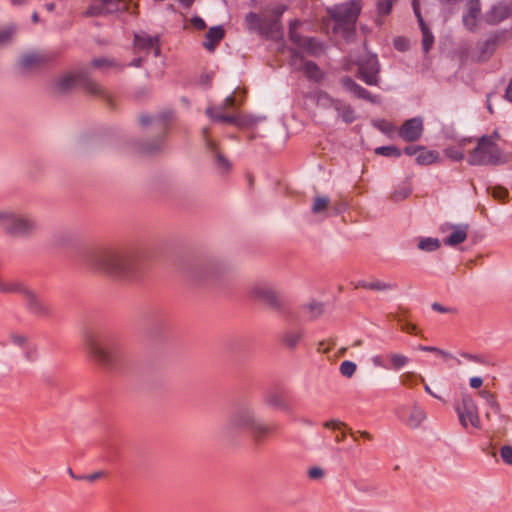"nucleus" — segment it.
Returning a JSON list of instances; mask_svg holds the SVG:
<instances>
[{
  "mask_svg": "<svg viewBox=\"0 0 512 512\" xmlns=\"http://www.w3.org/2000/svg\"><path fill=\"white\" fill-rule=\"evenodd\" d=\"M79 261L86 268L118 280H138L147 264L141 252L117 253L108 249L85 247L79 252Z\"/></svg>",
  "mask_w": 512,
  "mask_h": 512,
  "instance_id": "f257e3e1",
  "label": "nucleus"
},
{
  "mask_svg": "<svg viewBox=\"0 0 512 512\" xmlns=\"http://www.w3.org/2000/svg\"><path fill=\"white\" fill-rule=\"evenodd\" d=\"M83 340L89 356L106 371L126 375L131 370L132 361L116 334L85 327Z\"/></svg>",
  "mask_w": 512,
  "mask_h": 512,
  "instance_id": "f03ea898",
  "label": "nucleus"
},
{
  "mask_svg": "<svg viewBox=\"0 0 512 512\" xmlns=\"http://www.w3.org/2000/svg\"><path fill=\"white\" fill-rule=\"evenodd\" d=\"M177 269L185 281L196 286H220L231 273L224 261L191 254L179 258Z\"/></svg>",
  "mask_w": 512,
  "mask_h": 512,
  "instance_id": "7ed1b4c3",
  "label": "nucleus"
},
{
  "mask_svg": "<svg viewBox=\"0 0 512 512\" xmlns=\"http://www.w3.org/2000/svg\"><path fill=\"white\" fill-rule=\"evenodd\" d=\"M278 428L276 423L266 424L256 415L248 403L238 405L223 427V434L229 439L236 432L246 433L255 447H260Z\"/></svg>",
  "mask_w": 512,
  "mask_h": 512,
  "instance_id": "20e7f679",
  "label": "nucleus"
},
{
  "mask_svg": "<svg viewBox=\"0 0 512 512\" xmlns=\"http://www.w3.org/2000/svg\"><path fill=\"white\" fill-rule=\"evenodd\" d=\"M362 10L361 0H349L326 8L329 17L334 21L333 33L342 32L345 39L355 34V24Z\"/></svg>",
  "mask_w": 512,
  "mask_h": 512,
  "instance_id": "39448f33",
  "label": "nucleus"
},
{
  "mask_svg": "<svg viewBox=\"0 0 512 512\" xmlns=\"http://www.w3.org/2000/svg\"><path fill=\"white\" fill-rule=\"evenodd\" d=\"M506 162L502 149L487 134L477 138L476 146L467 157L470 166H500Z\"/></svg>",
  "mask_w": 512,
  "mask_h": 512,
  "instance_id": "423d86ee",
  "label": "nucleus"
},
{
  "mask_svg": "<svg viewBox=\"0 0 512 512\" xmlns=\"http://www.w3.org/2000/svg\"><path fill=\"white\" fill-rule=\"evenodd\" d=\"M141 321L150 338L161 339L170 327V313L162 305H152L143 312Z\"/></svg>",
  "mask_w": 512,
  "mask_h": 512,
  "instance_id": "0eeeda50",
  "label": "nucleus"
},
{
  "mask_svg": "<svg viewBox=\"0 0 512 512\" xmlns=\"http://www.w3.org/2000/svg\"><path fill=\"white\" fill-rule=\"evenodd\" d=\"M77 85L83 87L88 93L92 95H100L101 88L91 78L90 73L86 69L79 70L77 73H67L54 81L53 89L59 94H67L72 91Z\"/></svg>",
  "mask_w": 512,
  "mask_h": 512,
  "instance_id": "6e6552de",
  "label": "nucleus"
},
{
  "mask_svg": "<svg viewBox=\"0 0 512 512\" xmlns=\"http://www.w3.org/2000/svg\"><path fill=\"white\" fill-rule=\"evenodd\" d=\"M39 228L35 218L17 213L6 212L3 230L12 237L26 238L32 236Z\"/></svg>",
  "mask_w": 512,
  "mask_h": 512,
  "instance_id": "1a4fd4ad",
  "label": "nucleus"
},
{
  "mask_svg": "<svg viewBox=\"0 0 512 512\" xmlns=\"http://www.w3.org/2000/svg\"><path fill=\"white\" fill-rule=\"evenodd\" d=\"M253 298L266 305L271 310L290 317L285 298L280 295L270 284L258 283L252 288Z\"/></svg>",
  "mask_w": 512,
  "mask_h": 512,
  "instance_id": "9d476101",
  "label": "nucleus"
},
{
  "mask_svg": "<svg viewBox=\"0 0 512 512\" xmlns=\"http://www.w3.org/2000/svg\"><path fill=\"white\" fill-rule=\"evenodd\" d=\"M356 77L369 86H378L380 83L381 65L376 54H367L356 62Z\"/></svg>",
  "mask_w": 512,
  "mask_h": 512,
  "instance_id": "9b49d317",
  "label": "nucleus"
},
{
  "mask_svg": "<svg viewBox=\"0 0 512 512\" xmlns=\"http://www.w3.org/2000/svg\"><path fill=\"white\" fill-rule=\"evenodd\" d=\"M512 37V29H497L490 33L488 38L479 44L481 56L491 57L496 49L506 43Z\"/></svg>",
  "mask_w": 512,
  "mask_h": 512,
  "instance_id": "f8f14e48",
  "label": "nucleus"
},
{
  "mask_svg": "<svg viewBox=\"0 0 512 512\" xmlns=\"http://www.w3.org/2000/svg\"><path fill=\"white\" fill-rule=\"evenodd\" d=\"M167 128L164 127L163 131L151 139L134 141L133 146L135 151L143 156H154L165 149V137Z\"/></svg>",
  "mask_w": 512,
  "mask_h": 512,
  "instance_id": "ddd939ff",
  "label": "nucleus"
},
{
  "mask_svg": "<svg viewBox=\"0 0 512 512\" xmlns=\"http://www.w3.org/2000/svg\"><path fill=\"white\" fill-rule=\"evenodd\" d=\"M512 15V0H500L493 4L483 15V21L490 26H496Z\"/></svg>",
  "mask_w": 512,
  "mask_h": 512,
  "instance_id": "4468645a",
  "label": "nucleus"
},
{
  "mask_svg": "<svg viewBox=\"0 0 512 512\" xmlns=\"http://www.w3.org/2000/svg\"><path fill=\"white\" fill-rule=\"evenodd\" d=\"M423 130V119L418 116L404 121L398 130V134L400 138L407 142H415L421 138Z\"/></svg>",
  "mask_w": 512,
  "mask_h": 512,
  "instance_id": "2eb2a0df",
  "label": "nucleus"
},
{
  "mask_svg": "<svg viewBox=\"0 0 512 512\" xmlns=\"http://www.w3.org/2000/svg\"><path fill=\"white\" fill-rule=\"evenodd\" d=\"M23 298L27 311L38 317H49L51 315L50 307L33 290L24 291Z\"/></svg>",
  "mask_w": 512,
  "mask_h": 512,
  "instance_id": "dca6fc26",
  "label": "nucleus"
},
{
  "mask_svg": "<svg viewBox=\"0 0 512 512\" xmlns=\"http://www.w3.org/2000/svg\"><path fill=\"white\" fill-rule=\"evenodd\" d=\"M341 86L347 92L352 93L356 98L366 100L372 104H379L381 98L379 95H374L366 88L355 82L350 76H343L340 79Z\"/></svg>",
  "mask_w": 512,
  "mask_h": 512,
  "instance_id": "f3484780",
  "label": "nucleus"
},
{
  "mask_svg": "<svg viewBox=\"0 0 512 512\" xmlns=\"http://www.w3.org/2000/svg\"><path fill=\"white\" fill-rule=\"evenodd\" d=\"M202 134L205 140V146L207 150H209L213 154L214 163L217 169H219L223 173L228 172L231 169V163L223 154L217 151L216 143L208 137V128H203Z\"/></svg>",
  "mask_w": 512,
  "mask_h": 512,
  "instance_id": "a211bd4d",
  "label": "nucleus"
},
{
  "mask_svg": "<svg viewBox=\"0 0 512 512\" xmlns=\"http://www.w3.org/2000/svg\"><path fill=\"white\" fill-rule=\"evenodd\" d=\"M224 37H225L224 27L222 25L213 26L205 34V40L203 41V47L209 52H214Z\"/></svg>",
  "mask_w": 512,
  "mask_h": 512,
  "instance_id": "6ab92c4d",
  "label": "nucleus"
},
{
  "mask_svg": "<svg viewBox=\"0 0 512 512\" xmlns=\"http://www.w3.org/2000/svg\"><path fill=\"white\" fill-rule=\"evenodd\" d=\"M451 229L452 232L443 239L445 245L455 247L466 240L469 229L468 224H452Z\"/></svg>",
  "mask_w": 512,
  "mask_h": 512,
  "instance_id": "aec40b11",
  "label": "nucleus"
},
{
  "mask_svg": "<svg viewBox=\"0 0 512 512\" xmlns=\"http://www.w3.org/2000/svg\"><path fill=\"white\" fill-rule=\"evenodd\" d=\"M160 42L158 35H148L145 32L135 33L133 37V46L136 51L150 52L155 43Z\"/></svg>",
  "mask_w": 512,
  "mask_h": 512,
  "instance_id": "412c9836",
  "label": "nucleus"
},
{
  "mask_svg": "<svg viewBox=\"0 0 512 512\" xmlns=\"http://www.w3.org/2000/svg\"><path fill=\"white\" fill-rule=\"evenodd\" d=\"M299 69L304 72L305 77L310 82L319 84L325 78V73L320 69L318 64L314 61H311V60L304 61Z\"/></svg>",
  "mask_w": 512,
  "mask_h": 512,
  "instance_id": "4be33fe9",
  "label": "nucleus"
},
{
  "mask_svg": "<svg viewBox=\"0 0 512 512\" xmlns=\"http://www.w3.org/2000/svg\"><path fill=\"white\" fill-rule=\"evenodd\" d=\"M261 36L273 39H282L284 36V29L281 22L278 20L270 19L263 24V30Z\"/></svg>",
  "mask_w": 512,
  "mask_h": 512,
  "instance_id": "5701e85b",
  "label": "nucleus"
},
{
  "mask_svg": "<svg viewBox=\"0 0 512 512\" xmlns=\"http://www.w3.org/2000/svg\"><path fill=\"white\" fill-rule=\"evenodd\" d=\"M311 56H319L325 51V45L316 37H304L300 46Z\"/></svg>",
  "mask_w": 512,
  "mask_h": 512,
  "instance_id": "b1692460",
  "label": "nucleus"
},
{
  "mask_svg": "<svg viewBox=\"0 0 512 512\" xmlns=\"http://www.w3.org/2000/svg\"><path fill=\"white\" fill-rule=\"evenodd\" d=\"M456 409H460L463 412H466L472 416L474 422H478V411L477 406L473 397L468 393H463L461 396V403L457 404Z\"/></svg>",
  "mask_w": 512,
  "mask_h": 512,
  "instance_id": "393cba45",
  "label": "nucleus"
},
{
  "mask_svg": "<svg viewBox=\"0 0 512 512\" xmlns=\"http://www.w3.org/2000/svg\"><path fill=\"white\" fill-rule=\"evenodd\" d=\"M304 336L302 329L287 330L281 335V342L289 349H294Z\"/></svg>",
  "mask_w": 512,
  "mask_h": 512,
  "instance_id": "a878e982",
  "label": "nucleus"
},
{
  "mask_svg": "<svg viewBox=\"0 0 512 512\" xmlns=\"http://www.w3.org/2000/svg\"><path fill=\"white\" fill-rule=\"evenodd\" d=\"M323 426L327 429L341 431V433L335 437V440L338 443L344 441L347 433H349L352 437H355L351 428H349L345 423L341 422L340 420L332 419V420L326 421V422H324ZM354 439L356 440V438H354Z\"/></svg>",
  "mask_w": 512,
  "mask_h": 512,
  "instance_id": "bb28decb",
  "label": "nucleus"
},
{
  "mask_svg": "<svg viewBox=\"0 0 512 512\" xmlns=\"http://www.w3.org/2000/svg\"><path fill=\"white\" fill-rule=\"evenodd\" d=\"M439 160V152L436 150H429L427 147L422 146V149L419 150L415 161L418 165L428 166L433 163H436Z\"/></svg>",
  "mask_w": 512,
  "mask_h": 512,
  "instance_id": "cd10ccee",
  "label": "nucleus"
},
{
  "mask_svg": "<svg viewBox=\"0 0 512 512\" xmlns=\"http://www.w3.org/2000/svg\"><path fill=\"white\" fill-rule=\"evenodd\" d=\"M206 114L215 122L227 123L234 126H237L239 120L238 115L225 114L212 107L206 109Z\"/></svg>",
  "mask_w": 512,
  "mask_h": 512,
  "instance_id": "c85d7f7f",
  "label": "nucleus"
},
{
  "mask_svg": "<svg viewBox=\"0 0 512 512\" xmlns=\"http://www.w3.org/2000/svg\"><path fill=\"white\" fill-rule=\"evenodd\" d=\"M317 104L325 108L333 107L337 112L341 110V101L334 99L329 93L323 90H319L316 93Z\"/></svg>",
  "mask_w": 512,
  "mask_h": 512,
  "instance_id": "c756f323",
  "label": "nucleus"
},
{
  "mask_svg": "<svg viewBox=\"0 0 512 512\" xmlns=\"http://www.w3.org/2000/svg\"><path fill=\"white\" fill-rule=\"evenodd\" d=\"M245 23L249 31H254L261 35L264 21L258 13L248 12L245 15Z\"/></svg>",
  "mask_w": 512,
  "mask_h": 512,
  "instance_id": "7c9ffc66",
  "label": "nucleus"
},
{
  "mask_svg": "<svg viewBox=\"0 0 512 512\" xmlns=\"http://www.w3.org/2000/svg\"><path fill=\"white\" fill-rule=\"evenodd\" d=\"M265 402L273 408H277V409H280L283 411L289 410V406L286 403V401L283 398L281 393L271 392V393L266 394Z\"/></svg>",
  "mask_w": 512,
  "mask_h": 512,
  "instance_id": "2f4dec72",
  "label": "nucleus"
},
{
  "mask_svg": "<svg viewBox=\"0 0 512 512\" xmlns=\"http://www.w3.org/2000/svg\"><path fill=\"white\" fill-rule=\"evenodd\" d=\"M27 290L28 287H26L22 282L14 281L11 283H5L0 279V293H19L23 296L24 291Z\"/></svg>",
  "mask_w": 512,
  "mask_h": 512,
  "instance_id": "473e14b6",
  "label": "nucleus"
},
{
  "mask_svg": "<svg viewBox=\"0 0 512 512\" xmlns=\"http://www.w3.org/2000/svg\"><path fill=\"white\" fill-rule=\"evenodd\" d=\"M301 26V21L299 19H293L289 22V27H288V37H289V40L297 45L298 47L301 46L302 42H303V39L304 37H302L298 32H297V28Z\"/></svg>",
  "mask_w": 512,
  "mask_h": 512,
  "instance_id": "72a5a7b5",
  "label": "nucleus"
},
{
  "mask_svg": "<svg viewBox=\"0 0 512 512\" xmlns=\"http://www.w3.org/2000/svg\"><path fill=\"white\" fill-rule=\"evenodd\" d=\"M375 154L388 157L399 158L402 155V150L395 145H384L375 148Z\"/></svg>",
  "mask_w": 512,
  "mask_h": 512,
  "instance_id": "f704fd0d",
  "label": "nucleus"
},
{
  "mask_svg": "<svg viewBox=\"0 0 512 512\" xmlns=\"http://www.w3.org/2000/svg\"><path fill=\"white\" fill-rule=\"evenodd\" d=\"M479 395H480L481 398H483L486 401V403L489 406V408L495 414H500L501 407H500V404L497 401V398H496L495 394H493L492 392L484 389V390H481L479 392Z\"/></svg>",
  "mask_w": 512,
  "mask_h": 512,
  "instance_id": "c9c22d12",
  "label": "nucleus"
},
{
  "mask_svg": "<svg viewBox=\"0 0 512 512\" xmlns=\"http://www.w3.org/2000/svg\"><path fill=\"white\" fill-rule=\"evenodd\" d=\"M440 246V240L432 237L421 238L417 245L418 249L426 252L436 251Z\"/></svg>",
  "mask_w": 512,
  "mask_h": 512,
  "instance_id": "e433bc0d",
  "label": "nucleus"
},
{
  "mask_svg": "<svg viewBox=\"0 0 512 512\" xmlns=\"http://www.w3.org/2000/svg\"><path fill=\"white\" fill-rule=\"evenodd\" d=\"M43 62V59L35 53H28L19 60V66L22 69H30Z\"/></svg>",
  "mask_w": 512,
  "mask_h": 512,
  "instance_id": "4c0bfd02",
  "label": "nucleus"
},
{
  "mask_svg": "<svg viewBox=\"0 0 512 512\" xmlns=\"http://www.w3.org/2000/svg\"><path fill=\"white\" fill-rule=\"evenodd\" d=\"M330 199L328 196H316L313 199L311 211L313 214H320L329 209Z\"/></svg>",
  "mask_w": 512,
  "mask_h": 512,
  "instance_id": "58836bf2",
  "label": "nucleus"
},
{
  "mask_svg": "<svg viewBox=\"0 0 512 512\" xmlns=\"http://www.w3.org/2000/svg\"><path fill=\"white\" fill-rule=\"evenodd\" d=\"M481 13V1L480 0H468L467 2V13L463 16L470 17L472 20H477Z\"/></svg>",
  "mask_w": 512,
  "mask_h": 512,
  "instance_id": "ea45409f",
  "label": "nucleus"
},
{
  "mask_svg": "<svg viewBox=\"0 0 512 512\" xmlns=\"http://www.w3.org/2000/svg\"><path fill=\"white\" fill-rule=\"evenodd\" d=\"M443 152L447 158H449L451 161H454V162H460L465 157L463 150L461 148H459L458 146L457 147H455V146L446 147L443 150Z\"/></svg>",
  "mask_w": 512,
  "mask_h": 512,
  "instance_id": "a19ab883",
  "label": "nucleus"
},
{
  "mask_svg": "<svg viewBox=\"0 0 512 512\" xmlns=\"http://www.w3.org/2000/svg\"><path fill=\"white\" fill-rule=\"evenodd\" d=\"M338 113L346 124H351L357 119L355 110L351 105H343L341 103V110Z\"/></svg>",
  "mask_w": 512,
  "mask_h": 512,
  "instance_id": "79ce46f5",
  "label": "nucleus"
},
{
  "mask_svg": "<svg viewBox=\"0 0 512 512\" xmlns=\"http://www.w3.org/2000/svg\"><path fill=\"white\" fill-rule=\"evenodd\" d=\"M456 413L459 418V422L462 425L463 428H468V422L474 427V428H480V419L478 418V422H474V419L472 416L466 412L461 411L460 409H456Z\"/></svg>",
  "mask_w": 512,
  "mask_h": 512,
  "instance_id": "37998d69",
  "label": "nucleus"
},
{
  "mask_svg": "<svg viewBox=\"0 0 512 512\" xmlns=\"http://www.w3.org/2000/svg\"><path fill=\"white\" fill-rule=\"evenodd\" d=\"M492 196L502 203H507L509 201V191L506 187L501 185H496L491 189Z\"/></svg>",
  "mask_w": 512,
  "mask_h": 512,
  "instance_id": "c03bdc74",
  "label": "nucleus"
},
{
  "mask_svg": "<svg viewBox=\"0 0 512 512\" xmlns=\"http://www.w3.org/2000/svg\"><path fill=\"white\" fill-rule=\"evenodd\" d=\"M238 128H252L259 122V118L254 115H238Z\"/></svg>",
  "mask_w": 512,
  "mask_h": 512,
  "instance_id": "a18cd8bd",
  "label": "nucleus"
},
{
  "mask_svg": "<svg viewBox=\"0 0 512 512\" xmlns=\"http://www.w3.org/2000/svg\"><path fill=\"white\" fill-rule=\"evenodd\" d=\"M422 33V49L425 53H428L433 47L435 37L431 29L421 31Z\"/></svg>",
  "mask_w": 512,
  "mask_h": 512,
  "instance_id": "49530a36",
  "label": "nucleus"
},
{
  "mask_svg": "<svg viewBox=\"0 0 512 512\" xmlns=\"http://www.w3.org/2000/svg\"><path fill=\"white\" fill-rule=\"evenodd\" d=\"M425 419V413L423 412V410L421 409H418V408H415L411 413H410V416H409V420H408V424L413 427V428H416L418 427L421 422Z\"/></svg>",
  "mask_w": 512,
  "mask_h": 512,
  "instance_id": "de8ad7c7",
  "label": "nucleus"
},
{
  "mask_svg": "<svg viewBox=\"0 0 512 512\" xmlns=\"http://www.w3.org/2000/svg\"><path fill=\"white\" fill-rule=\"evenodd\" d=\"M412 194V188L410 186L398 187L392 194V200L399 202L405 200Z\"/></svg>",
  "mask_w": 512,
  "mask_h": 512,
  "instance_id": "09e8293b",
  "label": "nucleus"
},
{
  "mask_svg": "<svg viewBox=\"0 0 512 512\" xmlns=\"http://www.w3.org/2000/svg\"><path fill=\"white\" fill-rule=\"evenodd\" d=\"M109 14L108 11L103 7L101 3L91 4L85 11L87 17H98Z\"/></svg>",
  "mask_w": 512,
  "mask_h": 512,
  "instance_id": "8fccbe9b",
  "label": "nucleus"
},
{
  "mask_svg": "<svg viewBox=\"0 0 512 512\" xmlns=\"http://www.w3.org/2000/svg\"><path fill=\"white\" fill-rule=\"evenodd\" d=\"M376 9L378 15L387 16L391 13L393 9V1L392 0H378L376 3Z\"/></svg>",
  "mask_w": 512,
  "mask_h": 512,
  "instance_id": "3c124183",
  "label": "nucleus"
},
{
  "mask_svg": "<svg viewBox=\"0 0 512 512\" xmlns=\"http://www.w3.org/2000/svg\"><path fill=\"white\" fill-rule=\"evenodd\" d=\"M356 369H357V365L354 362L349 361V360L343 361L339 367L340 373L347 378L352 377L354 375V373L356 372Z\"/></svg>",
  "mask_w": 512,
  "mask_h": 512,
  "instance_id": "603ef678",
  "label": "nucleus"
},
{
  "mask_svg": "<svg viewBox=\"0 0 512 512\" xmlns=\"http://www.w3.org/2000/svg\"><path fill=\"white\" fill-rule=\"evenodd\" d=\"M397 288L396 283H386L383 281H373L369 283L368 290H377V291H386V290H393Z\"/></svg>",
  "mask_w": 512,
  "mask_h": 512,
  "instance_id": "864d4df0",
  "label": "nucleus"
},
{
  "mask_svg": "<svg viewBox=\"0 0 512 512\" xmlns=\"http://www.w3.org/2000/svg\"><path fill=\"white\" fill-rule=\"evenodd\" d=\"M91 66L97 69L108 68L116 66V62L113 59L106 57L94 58L91 61Z\"/></svg>",
  "mask_w": 512,
  "mask_h": 512,
  "instance_id": "5fc2aeb1",
  "label": "nucleus"
},
{
  "mask_svg": "<svg viewBox=\"0 0 512 512\" xmlns=\"http://www.w3.org/2000/svg\"><path fill=\"white\" fill-rule=\"evenodd\" d=\"M304 309H308L311 313L310 319H316L323 313V304L321 302H311L309 304L303 305Z\"/></svg>",
  "mask_w": 512,
  "mask_h": 512,
  "instance_id": "6e6d98bb",
  "label": "nucleus"
},
{
  "mask_svg": "<svg viewBox=\"0 0 512 512\" xmlns=\"http://www.w3.org/2000/svg\"><path fill=\"white\" fill-rule=\"evenodd\" d=\"M68 473L72 478H74L76 480H87L89 482H94V481L100 479L104 475V473L102 471H97V472H94V473L88 474V475L74 476V472L71 468L68 469Z\"/></svg>",
  "mask_w": 512,
  "mask_h": 512,
  "instance_id": "4d7b16f0",
  "label": "nucleus"
},
{
  "mask_svg": "<svg viewBox=\"0 0 512 512\" xmlns=\"http://www.w3.org/2000/svg\"><path fill=\"white\" fill-rule=\"evenodd\" d=\"M390 360H391L392 367L395 370H400L409 361V359L406 356L400 355V354H392L390 356Z\"/></svg>",
  "mask_w": 512,
  "mask_h": 512,
  "instance_id": "13d9d810",
  "label": "nucleus"
},
{
  "mask_svg": "<svg viewBox=\"0 0 512 512\" xmlns=\"http://www.w3.org/2000/svg\"><path fill=\"white\" fill-rule=\"evenodd\" d=\"M329 209L331 211L330 216H338L348 209V204L346 201L340 200L335 202Z\"/></svg>",
  "mask_w": 512,
  "mask_h": 512,
  "instance_id": "bf43d9fd",
  "label": "nucleus"
},
{
  "mask_svg": "<svg viewBox=\"0 0 512 512\" xmlns=\"http://www.w3.org/2000/svg\"><path fill=\"white\" fill-rule=\"evenodd\" d=\"M393 46L399 52H406L410 47V43L407 38L398 36L394 38Z\"/></svg>",
  "mask_w": 512,
  "mask_h": 512,
  "instance_id": "052dcab7",
  "label": "nucleus"
},
{
  "mask_svg": "<svg viewBox=\"0 0 512 512\" xmlns=\"http://www.w3.org/2000/svg\"><path fill=\"white\" fill-rule=\"evenodd\" d=\"M120 2L121 0H100V3L109 14L116 13L120 10Z\"/></svg>",
  "mask_w": 512,
  "mask_h": 512,
  "instance_id": "680f3d73",
  "label": "nucleus"
},
{
  "mask_svg": "<svg viewBox=\"0 0 512 512\" xmlns=\"http://www.w3.org/2000/svg\"><path fill=\"white\" fill-rule=\"evenodd\" d=\"M244 344V340L240 338H234L227 342L226 349L231 354H236Z\"/></svg>",
  "mask_w": 512,
  "mask_h": 512,
  "instance_id": "e2e57ef3",
  "label": "nucleus"
},
{
  "mask_svg": "<svg viewBox=\"0 0 512 512\" xmlns=\"http://www.w3.org/2000/svg\"><path fill=\"white\" fill-rule=\"evenodd\" d=\"M417 349H419L421 351H425V352L436 353L438 355L443 356L444 358H452L453 357L451 355V353H449V352H447L445 350H442L440 348L434 347V346L419 345Z\"/></svg>",
  "mask_w": 512,
  "mask_h": 512,
  "instance_id": "0e129e2a",
  "label": "nucleus"
},
{
  "mask_svg": "<svg viewBox=\"0 0 512 512\" xmlns=\"http://www.w3.org/2000/svg\"><path fill=\"white\" fill-rule=\"evenodd\" d=\"M460 356L465 358L468 361H472V362H475V363H478V364H482V365L490 364L489 361L486 360L481 355H475V354H471V353H468V352H461Z\"/></svg>",
  "mask_w": 512,
  "mask_h": 512,
  "instance_id": "69168bd1",
  "label": "nucleus"
},
{
  "mask_svg": "<svg viewBox=\"0 0 512 512\" xmlns=\"http://www.w3.org/2000/svg\"><path fill=\"white\" fill-rule=\"evenodd\" d=\"M500 455L502 460L508 464L512 465V446L504 445L501 447Z\"/></svg>",
  "mask_w": 512,
  "mask_h": 512,
  "instance_id": "338daca9",
  "label": "nucleus"
},
{
  "mask_svg": "<svg viewBox=\"0 0 512 512\" xmlns=\"http://www.w3.org/2000/svg\"><path fill=\"white\" fill-rule=\"evenodd\" d=\"M23 352H24V357L27 361H29V362L36 361L38 354H37V349L34 346H31L28 344L26 347L23 348Z\"/></svg>",
  "mask_w": 512,
  "mask_h": 512,
  "instance_id": "774afa93",
  "label": "nucleus"
}]
</instances>
